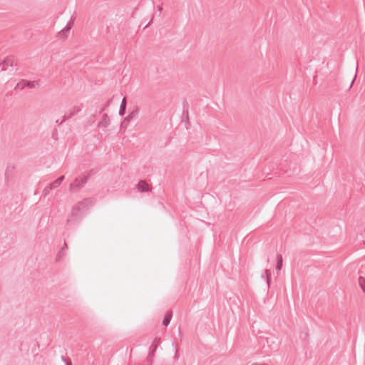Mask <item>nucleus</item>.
<instances>
[{
    "instance_id": "nucleus-9",
    "label": "nucleus",
    "mask_w": 365,
    "mask_h": 365,
    "mask_svg": "<svg viewBox=\"0 0 365 365\" xmlns=\"http://www.w3.org/2000/svg\"><path fill=\"white\" fill-rule=\"evenodd\" d=\"M172 316H173L172 311H168L166 313V314H165V317L163 319V324L164 326L167 327L170 324V320L172 319Z\"/></svg>"
},
{
    "instance_id": "nucleus-6",
    "label": "nucleus",
    "mask_w": 365,
    "mask_h": 365,
    "mask_svg": "<svg viewBox=\"0 0 365 365\" xmlns=\"http://www.w3.org/2000/svg\"><path fill=\"white\" fill-rule=\"evenodd\" d=\"M80 110H81V108L78 106H74L73 108L70 109L68 111V113L63 116V118L61 122H58V120H57L56 123L61 124L66 119L71 118L72 116H73L75 114H76Z\"/></svg>"
},
{
    "instance_id": "nucleus-13",
    "label": "nucleus",
    "mask_w": 365,
    "mask_h": 365,
    "mask_svg": "<svg viewBox=\"0 0 365 365\" xmlns=\"http://www.w3.org/2000/svg\"><path fill=\"white\" fill-rule=\"evenodd\" d=\"M282 256L281 255H278L277 256V265H276V269L277 271H280L282 267Z\"/></svg>"
},
{
    "instance_id": "nucleus-20",
    "label": "nucleus",
    "mask_w": 365,
    "mask_h": 365,
    "mask_svg": "<svg viewBox=\"0 0 365 365\" xmlns=\"http://www.w3.org/2000/svg\"><path fill=\"white\" fill-rule=\"evenodd\" d=\"M61 359L65 362L66 365H72L71 360L66 359L64 356H62Z\"/></svg>"
},
{
    "instance_id": "nucleus-11",
    "label": "nucleus",
    "mask_w": 365,
    "mask_h": 365,
    "mask_svg": "<svg viewBox=\"0 0 365 365\" xmlns=\"http://www.w3.org/2000/svg\"><path fill=\"white\" fill-rule=\"evenodd\" d=\"M66 256V252L63 250V249H61L60 251L57 253L55 260L56 262H61Z\"/></svg>"
},
{
    "instance_id": "nucleus-15",
    "label": "nucleus",
    "mask_w": 365,
    "mask_h": 365,
    "mask_svg": "<svg viewBox=\"0 0 365 365\" xmlns=\"http://www.w3.org/2000/svg\"><path fill=\"white\" fill-rule=\"evenodd\" d=\"M157 349V345L156 344H153L150 347V351L148 354V359H152L153 356H154V353L155 351Z\"/></svg>"
},
{
    "instance_id": "nucleus-18",
    "label": "nucleus",
    "mask_w": 365,
    "mask_h": 365,
    "mask_svg": "<svg viewBox=\"0 0 365 365\" xmlns=\"http://www.w3.org/2000/svg\"><path fill=\"white\" fill-rule=\"evenodd\" d=\"M53 190L51 186L50 185H48V186H46L43 190V192H42V195L43 196H46L48 195V193L50 192L51 190Z\"/></svg>"
},
{
    "instance_id": "nucleus-22",
    "label": "nucleus",
    "mask_w": 365,
    "mask_h": 365,
    "mask_svg": "<svg viewBox=\"0 0 365 365\" xmlns=\"http://www.w3.org/2000/svg\"><path fill=\"white\" fill-rule=\"evenodd\" d=\"M61 249H63V250L66 252V250L68 249V245L66 242H64L63 247H61Z\"/></svg>"
},
{
    "instance_id": "nucleus-19",
    "label": "nucleus",
    "mask_w": 365,
    "mask_h": 365,
    "mask_svg": "<svg viewBox=\"0 0 365 365\" xmlns=\"http://www.w3.org/2000/svg\"><path fill=\"white\" fill-rule=\"evenodd\" d=\"M265 275H266V279H267V284L268 286H269V283H270V277H271V271L270 269H266L265 272Z\"/></svg>"
},
{
    "instance_id": "nucleus-12",
    "label": "nucleus",
    "mask_w": 365,
    "mask_h": 365,
    "mask_svg": "<svg viewBox=\"0 0 365 365\" xmlns=\"http://www.w3.org/2000/svg\"><path fill=\"white\" fill-rule=\"evenodd\" d=\"M125 110H126V98L124 97L122 100V102H121V104L120 106L119 115H123L125 113Z\"/></svg>"
},
{
    "instance_id": "nucleus-2",
    "label": "nucleus",
    "mask_w": 365,
    "mask_h": 365,
    "mask_svg": "<svg viewBox=\"0 0 365 365\" xmlns=\"http://www.w3.org/2000/svg\"><path fill=\"white\" fill-rule=\"evenodd\" d=\"M90 177L89 173L82 174L76 178L73 182L69 185L68 190L70 192H76L80 190L86 184Z\"/></svg>"
},
{
    "instance_id": "nucleus-14",
    "label": "nucleus",
    "mask_w": 365,
    "mask_h": 365,
    "mask_svg": "<svg viewBox=\"0 0 365 365\" xmlns=\"http://www.w3.org/2000/svg\"><path fill=\"white\" fill-rule=\"evenodd\" d=\"M25 87H26V81L22 79L16 84L14 89L15 90H23Z\"/></svg>"
},
{
    "instance_id": "nucleus-5",
    "label": "nucleus",
    "mask_w": 365,
    "mask_h": 365,
    "mask_svg": "<svg viewBox=\"0 0 365 365\" xmlns=\"http://www.w3.org/2000/svg\"><path fill=\"white\" fill-rule=\"evenodd\" d=\"M137 189L141 192H149L152 190V187L146 180H140L137 185Z\"/></svg>"
},
{
    "instance_id": "nucleus-10",
    "label": "nucleus",
    "mask_w": 365,
    "mask_h": 365,
    "mask_svg": "<svg viewBox=\"0 0 365 365\" xmlns=\"http://www.w3.org/2000/svg\"><path fill=\"white\" fill-rule=\"evenodd\" d=\"M63 180H64V176L62 175V176L59 177L58 178H57L56 180H55L53 182H51L50 184V185L51 186V187L53 189H56L62 183Z\"/></svg>"
},
{
    "instance_id": "nucleus-21",
    "label": "nucleus",
    "mask_w": 365,
    "mask_h": 365,
    "mask_svg": "<svg viewBox=\"0 0 365 365\" xmlns=\"http://www.w3.org/2000/svg\"><path fill=\"white\" fill-rule=\"evenodd\" d=\"M109 103H110V101H108L105 103V105L103 106V107L100 110V113H102V112L106 109V108H107V107L108 106Z\"/></svg>"
},
{
    "instance_id": "nucleus-23",
    "label": "nucleus",
    "mask_w": 365,
    "mask_h": 365,
    "mask_svg": "<svg viewBox=\"0 0 365 365\" xmlns=\"http://www.w3.org/2000/svg\"><path fill=\"white\" fill-rule=\"evenodd\" d=\"M185 118L187 119V120H189V117H188V110L187 109L186 111L185 112Z\"/></svg>"
},
{
    "instance_id": "nucleus-17",
    "label": "nucleus",
    "mask_w": 365,
    "mask_h": 365,
    "mask_svg": "<svg viewBox=\"0 0 365 365\" xmlns=\"http://www.w3.org/2000/svg\"><path fill=\"white\" fill-rule=\"evenodd\" d=\"M359 285L363 290V292L365 293V279H364L362 277H359Z\"/></svg>"
},
{
    "instance_id": "nucleus-8",
    "label": "nucleus",
    "mask_w": 365,
    "mask_h": 365,
    "mask_svg": "<svg viewBox=\"0 0 365 365\" xmlns=\"http://www.w3.org/2000/svg\"><path fill=\"white\" fill-rule=\"evenodd\" d=\"M139 113L138 108H135L133 111H131L127 117L125 118L124 121H130L133 118H135Z\"/></svg>"
},
{
    "instance_id": "nucleus-3",
    "label": "nucleus",
    "mask_w": 365,
    "mask_h": 365,
    "mask_svg": "<svg viewBox=\"0 0 365 365\" xmlns=\"http://www.w3.org/2000/svg\"><path fill=\"white\" fill-rule=\"evenodd\" d=\"M72 28V23L69 21L67 25L61 29L56 35L59 39H66L68 37V34Z\"/></svg>"
},
{
    "instance_id": "nucleus-1",
    "label": "nucleus",
    "mask_w": 365,
    "mask_h": 365,
    "mask_svg": "<svg viewBox=\"0 0 365 365\" xmlns=\"http://www.w3.org/2000/svg\"><path fill=\"white\" fill-rule=\"evenodd\" d=\"M91 200L89 198L84 199L79 202L72 210L68 222H79L85 216L88 215L91 205Z\"/></svg>"
},
{
    "instance_id": "nucleus-24",
    "label": "nucleus",
    "mask_w": 365,
    "mask_h": 365,
    "mask_svg": "<svg viewBox=\"0 0 365 365\" xmlns=\"http://www.w3.org/2000/svg\"><path fill=\"white\" fill-rule=\"evenodd\" d=\"M354 78L353 79L352 82L351 83V85L349 86V89H350V88L352 87V85H353V83H354Z\"/></svg>"
},
{
    "instance_id": "nucleus-16",
    "label": "nucleus",
    "mask_w": 365,
    "mask_h": 365,
    "mask_svg": "<svg viewBox=\"0 0 365 365\" xmlns=\"http://www.w3.org/2000/svg\"><path fill=\"white\" fill-rule=\"evenodd\" d=\"M38 85V81H26V86L31 88H34Z\"/></svg>"
},
{
    "instance_id": "nucleus-7",
    "label": "nucleus",
    "mask_w": 365,
    "mask_h": 365,
    "mask_svg": "<svg viewBox=\"0 0 365 365\" xmlns=\"http://www.w3.org/2000/svg\"><path fill=\"white\" fill-rule=\"evenodd\" d=\"M110 122V120L109 116L106 113H104L102 115L101 120L98 123L97 126L99 128L104 129L109 125Z\"/></svg>"
},
{
    "instance_id": "nucleus-4",
    "label": "nucleus",
    "mask_w": 365,
    "mask_h": 365,
    "mask_svg": "<svg viewBox=\"0 0 365 365\" xmlns=\"http://www.w3.org/2000/svg\"><path fill=\"white\" fill-rule=\"evenodd\" d=\"M15 65V61L12 57L6 58L1 63V71H5L9 67H13Z\"/></svg>"
}]
</instances>
